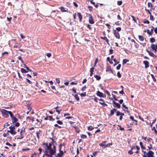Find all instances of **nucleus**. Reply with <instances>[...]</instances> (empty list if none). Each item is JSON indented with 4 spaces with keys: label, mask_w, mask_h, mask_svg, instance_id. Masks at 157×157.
<instances>
[{
    "label": "nucleus",
    "mask_w": 157,
    "mask_h": 157,
    "mask_svg": "<svg viewBox=\"0 0 157 157\" xmlns=\"http://www.w3.org/2000/svg\"><path fill=\"white\" fill-rule=\"evenodd\" d=\"M116 30L118 31H120L121 30V27H119L117 28H116Z\"/></svg>",
    "instance_id": "52"
},
{
    "label": "nucleus",
    "mask_w": 157,
    "mask_h": 157,
    "mask_svg": "<svg viewBox=\"0 0 157 157\" xmlns=\"http://www.w3.org/2000/svg\"><path fill=\"white\" fill-rule=\"evenodd\" d=\"M143 63L145 65V67L146 68H147L149 67V63L148 61H144L143 62Z\"/></svg>",
    "instance_id": "11"
},
{
    "label": "nucleus",
    "mask_w": 157,
    "mask_h": 157,
    "mask_svg": "<svg viewBox=\"0 0 157 157\" xmlns=\"http://www.w3.org/2000/svg\"><path fill=\"white\" fill-rule=\"evenodd\" d=\"M139 39L141 41H143L144 40V38L142 36L139 35L138 36Z\"/></svg>",
    "instance_id": "23"
},
{
    "label": "nucleus",
    "mask_w": 157,
    "mask_h": 157,
    "mask_svg": "<svg viewBox=\"0 0 157 157\" xmlns=\"http://www.w3.org/2000/svg\"><path fill=\"white\" fill-rule=\"evenodd\" d=\"M20 36H21V38L22 39H24L25 38V36H24L22 34H20Z\"/></svg>",
    "instance_id": "64"
},
{
    "label": "nucleus",
    "mask_w": 157,
    "mask_h": 157,
    "mask_svg": "<svg viewBox=\"0 0 157 157\" xmlns=\"http://www.w3.org/2000/svg\"><path fill=\"white\" fill-rule=\"evenodd\" d=\"M128 62V60L127 59H124L123 60V64L124 65Z\"/></svg>",
    "instance_id": "19"
},
{
    "label": "nucleus",
    "mask_w": 157,
    "mask_h": 157,
    "mask_svg": "<svg viewBox=\"0 0 157 157\" xmlns=\"http://www.w3.org/2000/svg\"><path fill=\"white\" fill-rule=\"evenodd\" d=\"M78 93L74 95V97L77 100L79 101V97L78 96Z\"/></svg>",
    "instance_id": "22"
},
{
    "label": "nucleus",
    "mask_w": 157,
    "mask_h": 157,
    "mask_svg": "<svg viewBox=\"0 0 157 157\" xmlns=\"http://www.w3.org/2000/svg\"><path fill=\"white\" fill-rule=\"evenodd\" d=\"M150 41L151 43H153L155 41V39L154 38H150Z\"/></svg>",
    "instance_id": "27"
},
{
    "label": "nucleus",
    "mask_w": 157,
    "mask_h": 157,
    "mask_svg": "<svg viewBox=\"0 0 157 157\" xmlns=\"http://www.w3.org/2000/svg\"><path fill=\"white\" fill-rule=\"evenodd\" d=\"M101 39H103V40H105L106 42V43L108 44H109V40L107 39V38L105 37V36H104V37H101Z\"/></svg>",
    "instance_id": "14"
},
{
    "label": "nucleus",
    "mask_w": 157,
    "mask_h": 157,
    "mask_svg": "<svg viewBox=\"0 0 157 157\" xmlns=\"http://www.w3.org/2000/svg\"><path fill=\"white\" fill-rule=\"evenodd\" d=\"M134 149H136L137 150H139V149H140V147L138 146H133L131 150H134Z\"/></svg>",
    "instance_id": "18"
},
{
    "label": "nucleus",
    "mask_w": 157,
    "mask_h": 157,
    "mask_svg": "<svg viewBox=\"0 0 157 157\" xmlns=\"http://www.w3.org/2000/svg\"><path fill=\"white\" fill-rule=\"evenodd\" d=\"M144 24H149L150 23L149 21L148 20H144Z\"/></svg>",
    "instance_id": "35"
},
{
    "label": "nucleus",
    "mask_w": 157,
    "mask_h": 157,
    "mask_svg": "<svg viewBox=\"0 0 157 157\" xmlns=\"http://www.w3.org/2000/svg\"><path fill=\"white\" fill-rule=\"evenodd\" d=\"M113 106L114 107H117V108H121V105L118 103L115 102V101H113Z\"/></svg>",
    "instance_id": "6"
},
{
    "label": "nucleus",
    "mask_w": 157,
    "mask_h": 157,
    "mask_svg": "<svg viewBox=\"0 0 157 157\" xmlns=\"http://www.w3.org/2000/svg\"><path fill=\"white\" fill-rule=\"evenodd\" d=\"M147 33L149 35H151L152 34V32H151L150 31V30L149 29H147Z\"/></svg>",
    "instance_id": "32"
},
{
    "label": "nucleus",
    "mask_w": 157,
    "mask_h": 157,
    "mask_svg": "<svg viewBox=\"0 0 157 157\" xmlns=\"http://www.w3.org/2000/svg\"><path fill=\"white\" fill-rule=\"evenodd\" d=\"M106 71L107 72L111 71L112 73L113 72L112 70L110 68H108L107 70H106Z\"/></svg>",
    "instance_id": "51"
},
{
    "label": "nucleus",
    "mask_w": 157,
    "mask_h": 157,
    "mask_svg": "<svg viewBox=\"0 0 157 157\" xmlns=\"http://www.w3.org/2000/svg\"><path fill=\"white\" fill-rule=\"evenodd\" d=\"M94 128L91 126H89L88 128V129L90 131H91Z\"/></svg>",
    "instance_id": "28"
},
{
    "label": "nucleus",
    "mask_w": 157,
    "mask_h": 157,
    "mask_svg": "<svg viewBox=\"0 0 157 157\" xmlns=\"http://www.w3.org/2000/svg\"><path fill=\"white\" fill-rule=\"evenodd\" d=\"M20 125V124L18 122H16L15 124V126L18 127Z\"/></svg>",
    "instance_id": "49"
},
{
    "label": "nucleus",
    "mask_w": 157,
    "mask_h": 157,
    "mask_svg": "<svg viewBox=\"0 0 157 157\" xmlns=\"http://www.w3.org/2000/svg\"><path fill=\"white\" fill-rule=\"evenodd\" d=\"M94 68H90V76H91L92 75H93V71H94Z\"/></svg>",
    "instance_id": "20"
},
{
    "label": "nucleus",
    "mask_w": 157,
    "mask_h": 157,
    "mask_svg": "<svg viewBox=\"0 0 157 157\" xmlns=\"http://www.w3.org/2000/svg\"><path fill=\"white\" fill-rule=\"evenodd\" d=\"M152 140L151 138H148V139H147V141L148 142H151L152 141Z\"/></svg>",
    "instance_id": "53"
},
{
    "label": "nucleus",
    "mask_w": 157,
    "mask_h": 157,
    "mask_svg": "<svg viewBox=\"0 0 157 157\" xmlns=\"http://www.w3.org/2000/svg\"><path fill=\"white\" fill-rule=\"evenodd\" d=\"M121 64H119L117 67L116 69L117 70H119L120 69L121 67Z\"/></svg>",
    "instance_id": "42"
},
{
    "label": "nucleus",
    "mask_w": 157,
    "mask_h": 157,
    "mask_svg": "<svg viewBox=\"0 0 157 157\" xmlns=\"http://www.w3.org/2000/svg\"><path fill=\"white\" fill-rule=\"evenodd\" d=\"M12 120V122L13 123H14L18 121V119L16 118L15 117H13L12 119H11Z\"/></svg>",
    "instance_id": "16"
},
{
    "label": "nucleus",
    "mask_w": 157,
    "mask_h": 157,
    "mask_svg": "<svg viewBox=\"0 0 157 157\" xmlns=\"http://www.w3.org/2000/svg\"><path fill=\"white\" fill-rule=\"evenodd\" d=\"M89 17V23L91 24H94V18L91 14H89L88 15Z\"/></svg>",
    "instance_id": "3"
},
{
    "label": "nucleus",
    "mask_w": 157,
    "mask_h": 157,
    "mask_svg": "<svg viewBox=\"0 0 157 157\" xmlns=\"http://www.w3.org/2000/svg\"><path fill=\"white\" fill-rule=\"evenodd\" d=\"M122 106L126 109H128V107H127L125 105H124V103H123L122 104Z\"/></svg>",
    "instance_id": "50"
},
{
    "label": "nucleus",
    "mask_w": 157,
    "mask_h": 157,
    "mask_svg": "<svg viewBox=\"0 0 157 157\" xmlns=\"http://www.w3.org/2000/svg\"><path fill=\"white\" fill-rule=\"evenodd\" d=\"M113 31L114 32L113 33L115 37L117 39H119L120 36L119 33L117 32L115 30H113Z\"/></svg>",
    "instance_id": "5"
},
{
    "label": "nucleus",
    "mask_w": 157,
    "mask_h": 157,
    "mask_svg": "<svg viewBox=\"0 0 157 157\" xmlns=\"http://www.w3.org/2000/svg\"><path fill=\"white\" fill-rule=\"evenodd\" d=\"M151 129L152 130H154L155 132V133L156 134L157 133V131L156 129L155 128V127H153Z\"/></svg>",
    "instance_id": "34"
},
{
    "label": "nucleus",
    "mask_w": 157,
    "mask_h": 157,
    "mask_svg": "<svg viewBox=\"0 0 157 157\" xmlns=\"http://www.w3.org/2000/svg\"><path fill=\"white\" fill-rule=\"evenodd\" d=\"M112 95L113 97V98L114 100L116 101H118L117 99V98H116V96L114 94H112Z\"/></svg>",
    "instance_id": "56"
},
{
    "label": "nucleus",
    "mask_w": 157,
    "mask_h": 157,
    "mask_svg": "<svg viewBox=\"0 0 157 157\" xmlns=\"http://www.w3.org/2000/svg\"><path fill=\"white\" fill-rule=\"evenodd\" d=\"M148 148L149 149H152V145L151 144H150L149 146H148Z\"/></svg>",
    "instance_id": "62"
},
{
    "label": "nucleus",
    "mask_w": 157,
    "mask_h": 157,
    "mask_svg": "<svg viewBox=\"0 0 157 157\" xmlns=\"http://www.w3.org/2000/svg\"><path fill=\"white\" fill-rule=\"evenodd\" d=\"M97 95L99 97H104V94L100 92V91H98L96 93Z\"/></svg>",
    "instance_id": "10"
},
{
    "label": "nucleus",
    "mask_w": 157,
    "mask_h": 157,
    "mask_svg": "<svg viewBox=\"0 0 157 157\" xmlns=\"http://www.w3.org/2000/svg\"><path fill=\"white\" fill-rule=\"evenodd\" d=\"M154 154V152L151 151H149L147 153V157H151L154 156L153 155Z\"/></svg>",
    "instance_id": "8"
},
{
    "label": "nucleus",
    "mask_w": 157,
    "mask_h": 157,
    "mask_svg": "<svg viewBox=\"0 0 157 157\" xmlns=\"http://www.w3.org/2000/svg\"><path fill=\"white\" fill-rule=\"evenodd\" d=\"M21 71L22 73H26L28 72V71L25 70L24 68H21Z\"/></svg>",
    "instance_id": "21"
},
{
    "label": "nucleus",
    "mask_w": 157,
    "mask_h": 157,
    "mask_svg": "<svg viewBox=\"0 0 157 157\" xmlns=\"http://www.w3.org/2000/svg\"><path fill=\"white\" fill-rule=\"evenodd\" d=\"M121 115V112L119 111H116V116H120Z\"/></svg>",
    "instance_id": "37"
},
{
    "label": "nucleus",
    "mask_w": 157,
    "mask_h": 157,
    "mask_svg": "<svg viewBox=\"0 0 157 157\" xmlns=\"http://www.w3.org/2000/svg\"><path fill=\"white\" fill-rule=\"evenodd\" d=\"M56 122L60 125H61L63 124V122L60 121H57Z\"/></svg>",
    "instance_id": "40"
},
{
    "label": "nucleus",
    "mask_w": 157,
    "mask_h": 157,
    "mask_svg": "<svg viewBox=\"0 0 157 157\" xmlns=\"http://www.w3.org/2000/svg\"><path fill=\"white\" fill-rule=\"evenodd\" d=\"M9 114L10 115V116L11 118V119H12L13 118V117H15L11 111L10 112Z\"/></svg>",
    "instance_id": "31"
},
{
    "label": "nucleus",
    "mask_w": 157,
    "mask_h": 157,
    "mask_svg": "<svg viewBox=\"0 0 157 157\" xmlns=\"http://www.w3.org/2000/svg\"><path fill=\"white\" fill-rule=\"evenodd\" d=\"M106 142L105 141H104L102 143H101L99 144V145L105 148V147H108V145L106 144Z\"/></svg>",
    "instance_id": "7"
},
{
    "label": "nucleus",
    "mask_w": 157,
    "mask_h": 157,
    "mask_svg": "<svg viewBox=\"0 0 157 157\" xmlns=\"http://www.w3.org/2000/svg\"><path fill=\"white\" fill-rule=\"evenodd\" d=\"M26 80H27V81L29 83H32V82L29 79H28L27 78H26Z\"/></svg>",
    "instance_id": "63"
},
{
    "label": "nucleus",
    "mask_w": 157,
    "mask_h": 157,
    "mask_svg": "<svg viewBox=\"0 0 157 157\" xmlns=\"http://www.w3.org/2000/svg\"><path fill=\"white\" fill-rule=\"evenodd\" d=\"M151 48L153 50H154L155 52H156L157 51V44H152L151 46Z\"/></svg>",
    "instance_id": "4"
},
{
    "label": "nucleus",
    "mask_w": 157,
    "mask_h": 157,
    "mask_svg": "<svg viewBox=\"0 0 157 157\" xmlns=\"http://www.w3.org/2000/svg\"><path fill=\"white\" fill-rule=\"evenodd\" d=\"M150 15V20L153 21L154 20V18L153 16L151 14Z\"/></svg>",
    "instance_id": "38"
},
{
    "label": "nucleus",
    "mask_w": 157,
    "mask_h": 157,
    "mask_svg": "<svg viewBox=\"0 0 157 157\" xmlns=\"http://www.w3.org/2000/svg\"><path fill=\"white\" fill-rule=\"evenodd\" d=\"M24 68H26V69L27 70H28V71H31V70H30L29 68L28 67H27L25 64L24 65Z\"/></svg>",
    "instance_id": "33"
},
{
    "label": "nucleus",
    "mask_w": 157,
    "mask_h": 157,
    "mask_svg": "<svg viewBox=\"0 0 157 157\" xmlns=\"http://www.w3.org/2000/svg\"><path fill=\"white\" fill-rule=\"evenodd\" d=\"M78 16L79 18L80 21L81 22L82 21V16L81 15L80 13H77Z\"/></svg>",
    "instance_id": "13"
},
{
    "label": "nucleus",
    "mask_w": 157,
    "mask_h": 157,
    "mask_svg": "<svg viewBox=\"0 0 157 157\" xmlns=\"http://www.w3.org/2000/svg\"><path fill=\"white\" fill-rule=\"evenodd\" d=\"M56 80L58 83H59L60 82V81L59 78H56Z\"/></svg>",
    "instance_id": "59"
},
{
    "label": "nucleus",
    "mask_w": 157,
    "mask_h": 157,
    "mask_svg": "<svg viewBox=\"0 0 157 157\" xmlns=\"http://www.w3.org/2000/svg\"><path fill=\"white\" fill-rule=\"evenodd\" d=\"M128 153L130 155H132L133 154V152L132 151V150H130L128 151Z\"/></svg>",
    "instance_id": "55"
},
{
    "label": "nucleus",
    "mask_w": 157,
    "mask_h": 157,
    "mask_svg": "<svg viewBox=\"0 0 157 157\" xmlns=\"http://www.w3.org/2000/svg\"><path fill=\"white\" fill-rule=\"evenodd\" d=\"M9 128L10 129L15 130V127L14 126H11L9 127Z\"/></svg>",
    "instance_id": "26"
},
{
    "label": "nucleus",
    "mask_w": 157,
    "mask_h": 157,
    "mask_svg": "<svg viewBox=\"0 0 157 157\" xmlns=\"http://www.w3.org/2000/svg\"><path fill=\"white\" fill-rule=\"evenodd\" d=\"M99 100L101 101V102H99V103L102 105L104 107L107 106V104L105 103L104 100L103 99H100Z\"/></svg>",
    "instance_id": "9"
},
{
    "label": "nucleus",
    "mask_w": 157,
    "mask_h": 157,
    "mask_svg": "<svg viewBox=\"0 0 157 157\" xmlns=\"http://www.w3.org/2000/svg\"><path fill=\"white\" fill-rule=\"evenodd\" d=\"M73 3V4H74V6L75 7H77L78 6V5L76 2H74Z\"/></svg>",
    "instance_id": "54"
},
{
    "label": "nucleus",
    "mask_w": 157,
    "mask_h": 157,
    "mask_svg": "<svg viewBox=\"0 0 157 157\" xmlns=\"http://www.w3.org/2000/svg\"><path fill=\"white\" fill-rule=\"evenodd\" d=\"M131 17H132V18L133 21L136 23H137V21H136V19L133 16H132V15H131Z\"/></svg>",
    "instance_id": "41"
},
{
    "label": "nucleus",
    "mask_w": 157,
    "mask_h": 157,
    "mask_svg": "<svg viewBox=\"0 0 157 157\" xmlns=\"http://www.w3.org/2000/svg\"><path fill=\"white\" fill-rule=\"evenodd\" d=\"M8 54V52H4L3 53H2V56H4V55L5 54Z\"/></svg>",
    "instance_id": "57"
},
{
    "label": "nucleus",
    "mask_w": 157,
    "mask_h": 157,
    "mask_svg": "<svg viewBox=\"0 0 157 157\" xmlns=\"http://www.w3.org/2000/svg\"><path fill=\"white\" fill-rule=\"evenodd\" d=\"M146 51L148 53L150 56L153 57V56H154V54L153 52H150L148 50H147Z\"/></svg>",
    "instance_id": "15"
},
{
    "label": "nucleus",
    "mask_w": 157,
    "mask_h": 157,
    "mask_svg": "<svg viewBox=\"0 0 157 157\" xmlns=\"http://www.w3.org/2000/svg\"><path fill=\"white\" fill-rule=\"evenodd\" d=\"M0 111L2 113V116L6 118L8 117L10 111H7L5 109H0Z\"/></svg>",
    "instance_id": "2"
},
{
    "label": "nucleus",
    "mask_w": 157,
    "mask_h": 157,
    "mask_svg": "<svg viewBox=\"0 0 157 157\" xmlns=\"http://www.w3.org/2000/svg\"><path fill=\"white\" fill-rule=\"evenodd\" d=\"M24 134V132L23 133V130H22L20 132V134L21 136H23V134Z\"/></svg>",
    "instance_id": "60"
},
{
    "label": "nucleus",
    "mask_w": 157,
    "mask_h": 157,
    "mask_svg": "<svg viewBox=\"0 0 157 157\" xmlns=\"http://www.w3.org/2000/svg\"><path fill=\"white\" fill-rule=\"evenodd\" d=\"M52 140L51 143H46L44 142L42 145L44 149V154L43 157H52V155H54L56 151V147L54 143L55 142L54 140L52 138H50Z\"/></svg>",
    "instance_id": "1"
},
{
    "label": "nucleus",
    "mask_w": 157,
    "mask_h": 157,
    "mask_svg": "<svg viewBox=\"0 0 157 157\" xmlns=\"http://www.w3.org/2000/svg\"><path fill=\"white\" fill-rule=\"evenodd\" d=\"M18 59L19 60H21V61L22 63H24V62L22 60V58L21 56H19L18 57Z\"/></svg>",
    "instance_id": "45"
},
{
    "label": "nucleus",
    "mask_w": 157,
    "mask_h": 157,
    "mask_svg": "<svg viewBox=\"0 0 157 157\" xmlns=\"http://www.w3.org/2000/svg\"><path fill=\"white\" fill-rule=\"evenodd\" d=\"M140 145L141 146V148L142 149H145V147L143 146V143L142 142H140Z\"/></svg>",
    "instance_id": "29"
},
{
    "label": "nucleus",
    "mask_w": 157,
    "mask_h": 157,
    "mask_svg": "<svg viewBox=\"0 0 157 157\" xmlns=\"http://www.w3.org/2000/svg\"><path fill=\"white\" fill-rule=\"evenodd\" d=\"M62 146V145L60 144L59 145V151H60V152L61 153V155H63L64 154V153L63 151L61 150V147Z\"/></svg>",
    "instance_id": "17"
},
{
    "label": "nucleus",
    "mask_w": 157,
    "mask_h": 157,
    "mask_svg": "<svg viewBox=\"0 0 157 157\" xmlns=\"http://www.w3.org/2000/svg\"><path fill=\"white\" fill-rule=\"evenodd\" d=\"M60 9L61 11L62 12H66L67 11V10H65L64 8L63 7H61L60 8Z\"/></svg>",
    "instance_id": "25"
},
{
    "label": "nucleus",
    "mask_w": 157,
    "mask_h": 157,
    "mask_svg": "<svg viewBox=\"0 0 157 157\" xmlns=\"http://www.w3.org/2000/svg\"><path fill=\"white\" fill-rule=\"evenodd\" d=\"M147 4H148V7H150V6H153L152 5V4L151 3V2H148Z\"/></svg>",
    "instance_id": "61"
},
{
    "label": "nucleus",
    "mask_w": 157,
    "mask_h": 157,
    "mask_svg": "<svg viewBox=\"0 0 157 157\" xmlns=\"http://www.w3.org/2000/svg\"><path fill=\"white\" fill-rule=\"evenodd\" d=\"M80 95V96L82 97H85L86 96V93L85 92L84 93H81L80 94H79Z\"/></svg>",
    "instance_id": "43"
},
{
    "label": "nucleus",
    "mask_w": 157,
    "mask_h": 157,
    "mask_svg": "<svg viewBox=\"0 0 157 157\" xmlns=\"http://www.w3.org/2000/svg\"><path fill=\"white\" fill-rule=\"evenodd\" d=\"M81 137L82 139H85L87 137L86 135L84 134L81 135Z\"/></svg>",
    "instance_id": "30"
},
{
    "label": "nucleus",
    "mask_w": 157,
    "mask_h": 157,
    "mask_svg": "<svg viewBox=\"0 0 157 157\" xmlns=\"http://www.w3.org/2000/svg\"><path fill=\"white\" fill-rule=\"evenodd\" d=\"M46 55L48 57H50L51 56V53H47Z\"/></svg>",
    "instance_id": "58"
},
{
    "label": "nucleus",
    "mask_w": 157,
    "mask_h": 157,
    "mask_svg": "<svg viewBox=\"0 0 157 157\" xmlns=\"http://www.w3.org/2000/svg\"><path fill=\"white\" fill-rule=\"evenodd\" d=\"M114 112L112 110H111L110 111V116L113 115L114 114Z\"/></svg>",
    "instance_id": "47"
},
{
    "label": "nucleus",
    "mask_w": 157,
    "mask_h": 157,
    "mask_svg": "<svg viewBox=\"0 0 157 157\" xmlns=\"http://www.w3.org/2000/svg\"><path fill=\"white\" fill-rule=\"evenodd\" d=\"M94 77L95 78H96V79L98 80H99L101 79V77L98 75H94Z\"/></svg>",
    "instance_id": "24"
},
{
    "label": "nucleus",
    "mask_w": 157,
    "mask_h": 157,
    "mask_svg": "<svg viewBox=\"0 0 157 157\" xmlns=\"http://www.w3.org/2000/svg\"><path fill=\"white\" fill-rule=\"evenodd\" d=\"M7 132H10L11 134L13 135H14L16 134V132L15 130L10 129L7 131Z\"/></svg>",
    "instance_id": "12"
},
{
    "label": "nucleus",
    "mask_w": 157,
    "mask_h": 157,
    "mask_svg": "<svg viewBox=\"0 0 157 157\" xmlns=\"http://www.w3.org/2000/svg\"><path fill=\"white\" fill-rule=\"evenodd\" d=\"M145 10L147 12H148L150 15L151 14V13L149 11V10L147 9H145Z\"/></svg>",
    "instance_id": "48"
},
{
    "label": "nucleus",
    "mask_w": 157,
    "mask_h": 157,
    "mask_svg": "<svg viewBox=\"0 0 157 157\" xmlns=\"http://www.w3.org/2000/svg\"><path fill=\"white\" fill-rule=\"evenodd\" d=\"M98 61V58H96L95 59V61L94 63V67H95V66L96 65Z\"/></svg>",
    "instance_id": "39"
},
{
    "label": "nucleus",
    "mask_w": 157,
    "mask_h": 157,
    "mask_svg": "<svg viewBox=\"0 0 157 157\" xmlns=\"http://www.w3.org/2000/svg\"><path fill=\"white\" fill-rule=\"evenodd\" d=\"M122 3V2L121 1H118L117 3V4L119 6L121 5Z\"/></svg>",
    "instance_id": "46"
},
{
    "label": "nucleus",
    "mask_w": 157,
    "mask_h": 157,
    "mask_svg": "<svg viewBox=\"0 0 157 157\" xmlns=\"http://www.w3.org/2000/svg\"><path fill=\"white\" fill-rule=\"evenodd\" d=\"M48 117V119L49 120H52L53 121H54L55 120V119H53V118H52V116H49Z\"/></svg>",
    "instance_id": "36"
},
{
    "label": "nucleus",
    "mask_w": 157,
    "mask_h": 157,
    "mask_svg": "<svg viewBox=\"0 0 157 157\" xmlns=\"http://www.w3.org/2000/svg\"><path fill=\"white\" fill-rule=\"evenodd\" d=\"M117 76L119 78H120L121 77V75L120 74V72H118L117 73Z\"/></svg>",
    "instance_id": "44"
}]
</instances>
